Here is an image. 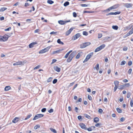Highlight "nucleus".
I'll return each instance as SVG.
<instances>
[{
	"label": "nucleus",
	"instance_id": "obj_43",
	"mask_svg": "<svg viewBox=\"0 0 133 133\" xmlns=\"http://www.w3.org/2000/svg\"><path fill=\"white\" fill-rule=\"evenodd\" d=\"M88 98L90 100H92V98L91 96L89 95H88Z\"/></svg>",
	"mask_w": 133,
	"mask_h": 133
},
{
	"label": "nucleus",
	"instance_id": "obj_4",
	"mask_svg": "<svg viewBox=\"0 0 133 133\" xmlns=\"http://www.w3.org/2000/svg\"><path fill=\"white\" fill-rule=\"evenodd\" d=\"M1 41L5 42L8 39V37L6 36V35H5L4 36H1Z\"/></svg>",
	"mask_w": 133,
	"mask_h": 133
},
{
	"label": "nucleus",
	"instance_id": "obj_51",
	"mask_svg": "<svg viewBox=\"0 0 133 133\" xmlns=\"http://www.w3.org/2000/svg\"><path fill=\"white\" fill-rule=\"evenodd\" d=\"M57 61V60L55 59H53L52 60V62L51 63V64H53L55 62H56Z\"/></svg>",
	"mask_w": 133,
	"mask_h": 133
},
{
	"label": "nucleus",
	"instance_id": "obj_61",
	"mask_svg": "<svg viewBox=\"0 0 133 133\" xmlns=\"http://www.w3.org/2000/svg\"><path fill=\"white\" fill-rule=\"evenodd\" d=\"M11 29V27H9L7 29H5L4 30L5 31H9Z\"/></svg>",
	"mask_w": 133,
	"mask_h": 133
},
{
	"label": "nucleus",
	"instance_id": "obj_27",
	"mask_svg": "<svg viewBox=\"0 0 133 133\" xmlns=\"http://www.w3.org/2000/svg\"><path fill=\"white\" fill-rule=\"evenodd\" d=\"M69 2L68 1H66L65 2L64 4V6H67L69 5Z\"/></svg>",
	"mask_w": 133,
	"mask_h": 133
},
{
	"label": "nucleus",
	"instance_id": "obj_63",
	"mask_svg": "<svg viewBox=\"0 0 133 133\" xmlns=\"http://www.w3.org/2000/svg\"><path fill=\"white\" fill-rule=\"evenodd\" d=\"M125 86H126L127 87H129L130 86V85L129 83H126L125 84V85H124Z\"/></svg>",
	"mask_w": 133,
	"mask_h": 133
},
{
	"label": "nucleus",
	"instance_id": "obj_5",
	"mask_svg": "<svg viewBox=\"0 0 133 133\" xmlns=\"http://www.w3.org/2000/svg\"><path fill=\"white\" fill-rule=\"evenodd\" d=\"M70 21L69 20L68 21H63L62 20L59 21H58V23L61 25H63L67 23L70 22Z\"/></svg>",
	"mask_w": 133,
	"mask_h": 133
},
{
	"label": "nucleus",
	"instance_id": "obj_7",
	"mask_svg": "<svg viewBox=\"0 0 133 133\" xmlns=\"http://www.w3.org/2000/svg\"><path fill=\"white\" fill-rule=\"evenodd\" d=\"M121 13L120 12L118 11L115 12H111L108 14H106L107 16H108L109 15H116L117 14H119Z\"/></svg>",
	"mask_w": 133,
	"mask_h": 133
},
{
	"label": "nucleus",
	"instance_id": "obj_29",
	"mask_svg": "<svg viewBox=\"0 0 133 133\" xmlns=\"http://www.w3.org/2000/svg\"><path fill=\"white\" fill-rule=\"evenodd\" d=\"M116 110L117 112L119 113H121L122 112V111L120 109L117 108L116 109Z\"/></svg>",
	"mask_w": 133,
	"mask_h": 133
},
{
	"label": "nucleus",
	"instance_id": "obj_6",
	"mask_svg": "<svg viewBox=\"0 0 133 133\" xmlns=\"http://www.w3.org/2000/svg\"><path fill=\"white\" fill-rule=\"evenodd\" d=\"M81 36L80 33H77L75 35L72 37V40H75L77 39Z\"/></svg>",
	"mask_w": 133,
	"mask_h": 133
},
{
	"label": "nucleus",
	"instance_id": "obj_37",
	"mask_svg": "<svg viewBox=\"0 0 133 133\" xmlns=\"http://www.w3.org/2000/svg\"><path fill=\"white\" fill-rule=\"evenodd\" d=\"M13 34V33L11 32V33H8L7 34H6L7 37H8V38L11 36Z\"/></svg>",
	"mask_w": 133,
	"mask_h": 133
},
{
	"label": "nucleus",
	"instance_id": "obj_25",
	"mask_svg": "<svg viewBox=\"0 0 133 133\" xmlns=\"http://www.w3.org/2000/svg\"><path fill=\"white\" fill-rule=\"evenodd\" d=\"M105 44H103L102 45H101L100 46H99V47H100L99 48H100V49L101 50L102 49H103L105 47Z\"/></svg>",
	"mask_w": 133,
	"mask_h": 133
},
{
	"label": "nucleus",
	"instance_id": "obj_42",
	"mask_svg": "<svg viewBox=\"0 0 133 133\" xmlns=\"http://www.w3.org/2000/svg\"><path fill=\"white\" fill-rule=\"evenodd\" d=\"M129 34H130V35L131 34L133 33V30L132 29L130 31H129L128 32Z\"/></svg>",
	"mask_w": 133,
	"mask_h": 133
},
{
	"label": "nucleus",
	"instance_id": "obj_3",
	"mask_svg": "<svg viewBox=\"0 0 133 133\" xmlns=\"http://www.w3.org/2000/svg\"><path fill=\"white\" fill-rule=\"evenodd\" d=\"M44 116V115L41 114H39L36 115L34 118L33 120H35L38 118L42 117Z\"/></svg>",
	"mask_w": 133,
	"mask_h": 133
},
{
	"label": "nucleus",
	"instance_id": "obj_36",
	"mask_svg": "<svg viewBox=\"0 0 133 133\" xmlns=\"http://www.w3.org/2000/svg\"><path fill=\"white\" fill-rule=\"evenodd\" d=\"M126 63V62L125 61H122L121 63V65H124Z\"/></svg>",
	"mask_w": 133,
	"mask_h": 133
},
{
	"label": "nucleus",
	"instance_id": "obj_13",
	"mask_svg": "<svg viewBox=\"0 0 133 133\" xmlns=\"http://www.w3.org/2000/svg\"><path fill=\"white\" fill-rule=\"evenodd\" d=\"M63 50V49H59V50H57L56 51H54L52 52V54H54L56 53H58L62 51Z\"/></svg>",
	"mask_w": 133,
	"mask_h": 133
},
{
	"label": "nucleus",
	"instance_id": "obj_39",
	"mask_svg": "<svg viewBox=\"0 0 133 133\" xmlns=\"http://www.w3.org/2000/svg\"><path fill=\"white\" fill-rule=\"evenodd\" d=\"M72 59L69 57L67 59V61L68 62H71Z\"/></svg>",
	"mask_w": 133,
	"mask_h": 133
},
{
	"label": "nucleus",
	"instance_id": "obj_30",
	"mask_svg": "<svg viewBox=\"0 0 133 133\" xmlns=\"http://www.w3.org/2000/svg\"><path fill=\"white\" fill-rule=\"evenodd\" d=\"M99 65L98 63L96 64V66L94 68V69H95V68L97 70H98L99 69Z\"/></svg>",
	"mask_w": 133,
	"mask_h": 133
},
{
	"label": "nucleus",
	"instance_id": "obj_2",
	"mask_svg": "<svg viewBox=\"0 0 133 133\" xmlns=\"http://www.w3.org/2000/svg\"><path fill=\"white\" fill-rule=\"evenodd\" d=\"M50 48V47L49 46L46 48H45L43 49L40 50L39 51V54H42L47 52L49 50Z\"/></svg>",
	"mask_w": 133,
	"mask_h": 133
},
{
	"label": "nucleus",
	"instance_id": "obj_15",
	"mask_svg": "<svg viewBox=\"0 0 133 133\" xmlns=\"http://www.w3.org/2000/svg\"><path fill=\"white\" fill-rule=\"evenodd\" d=\"M76 52L75 51L73 52L70 55L69 57L71 58L72 59L73 57H74L75 55Z\"/></svg>",
	"mask_w": 133,
	"mask_h": 133
},
{
	"label": "nucleus",
	"instance_id": "obj_16",
	"mask_svg": "<svg viewBox=\"0 0 133 133\" xmlns=\"http://www.w3.org/2000/svg\"><path fill=\"white\" fill-rule=\"evenodd\" d=\"M93 55V52H90L87 55L86 57L87 58V59H89Z\"/></svg>",
	"mask_w": 133,
	"mask_h": 133
},
{
	"label": "nucleus",
	"instance_id": "obj_9",
	"mask_svg": "<svg viewBox=\"0 0 133 133\" xmlns=\"http://www.w3.org/2000/svg\"><path fill=\"white\" fill-rule=\"evenodd\" d=\"M20 120L21 119H20L19 118L16 117L13 119L12 122L14 123H16L19 120Z\"/></svg>",
	"mask_w": 133,
	"mask_h": 133
},
{
	"label": "nucleus",
	"instance_id": "obj_52",
	"mask_svg": "<svg viewBox=\"0 0 133 133\" xmlns=\"http://www.w3.org/2000/svg\"><path fill=\"white\" fill-rule=\"evenodd\" d=\"M57 32H55L54 31H52L50 33V34H55L57 35Z\"/></svg>",
	"mask_w": 133,
	"mask_h": 133
},
{
	"label": "nucleus",
	"instance_id": "obj_38",
	"mask_svg": "<svg viewBox=\"0 0 133 133\" xmlns=\"http://www.w3.org/2000/svg\"><path fill=\"white\" fill-rule=\"evenodd\" d=\"M40 127V126L39 125H36L34 127V129L35 130H36L38 128H39Z\"/></svg>",
	"mask_w": 133,
	"mask_h": 133
},
{
	"label": "nucleus",
	"instance_id": "obj_26",
	"mask_svg": "<svg viewBox=\"0 0 133 133\" xmlns=\"http://www.w3.org/2000/svg\"><path fill=\"white\" fill-rule=\"evenodd\" d=\"M50 130L52 132H53L54 133H57V132L56 130L52 128H50Z\"/></svg>",
	"mask_w": 133,
	"mask_h": 133
},
{
	"label": "nucleus",
	"instance_id": "obj_17",
	"mask_svg": "<svg viewBox=\"0 0 133 133\" xmlns=\"http://www.w3.org/2000/svg\"><path fill=\"white\" fill-rule=\"evenodd\" d=\"M119 82L117 81H116L114 82V84L115 85V87H118L119 84Z\"/></svg>",
	"mask_w": 133,
	"mask_h": 133
},
{
	"label": "nucleus",
	"instance_id": "obj_60",
	"mask_svg": "<svg viewBox=\"0 0 133 133\" xmlns=\"http://www.w3.org/2000/svg\"><path fill=\"white\" fill-rule=\"evenodd\" d=\"M130 93H128L127 95V97L128 98L130 97Z\"/></svg>",
	"mask_w": 133,
	"mask_h": 133
},
{
	"label": "nucleus",
	"instance_id": "obj_58",
	"mask_svg": "<svg viewBox=\"0 0 133 133\" xmlns=\"http://www.w3.org/2000/svg\"><path fill=\"white\" fill-rule=\"evenodd\" d=\"M132 62L131 61H129L128 62V65L130 66L132 65Z\"/></svg>",
	"mask_w": 133,
	"mask_h": 133
},
{
	"label": "nucleus",
	"instance_id": "obj_56",
	"mask_svg": "<svg viewBox=\"0 0 133 133\" xmlns=\"http://www.w3.org/2000/svg\"><path fill=\"white\" fill-rule=\"evenodd\" d=\"M103 112V110L101 109H99L98 110V112L99 113L101 114Z\"/></svg>",
	"mask_w": 133,
	"mask_h": 133
},
{
	"label": "nucleus",
	"instance_id": "obj_57",
	"mask_svg": "<svg viewBox=\"0 0 133 133\" xmlns=\"http://www.w3.org/2000/svg\"><path fill=\"white\" fill-rule=\"evenodd\" d=\"M73 15L74 17H75L77 16V14L75 12H74L73 13Z\"/></svg>",
	"mask_w": 133,
	"mask_h": 133
},
{
	"label": "nucleus",
	"instance_id": "obj_24",
	"mask_svg": "<svg viewBox=\"0 0 133 133\" xmlns=\"http://www.w3.org/2000/svg\"><path fill=\"white\" fill-rule=\"evenodd\" d=\"M84 116L85 117L88 119H91V117L87 114H85Z\"/></svg>",
	"mask_w": 133,
	"mask_h": 133
},
{
	"label": "nucleus",
	"instance_id": "obj_41",
	"mask_svg": "<svg viewBox=\"0 0 133 133\" xmlns=\"http://www.w3.org/2000/svg\"><path fill=\"white\" fill-rule=\"evenodd\" d=\"M52 80V78L51 77L49 78L47 80V82H50Z\"/></svg>",
	"mask_w": 133,
	"mask_h": 133
},
{
	"label": "nucleus",
	"instance_id": "obj_40",
	"mask_svg": "<svg viewBox=\"0 0 133 133\" xmlns=\"http://www.w3.org/2000/svg\"><path fill=\"white\" fill-rule=\"evenodd\" d=\"M89 5L88 4L87 5L86 4H81V6L82 7H85L88 6Z\"/></svg>",
	"mask_w": 133,
	"mask_h": 133
},
{
	"label": "nucleus",
	"instance_id": "obj_1",
	"mask_svg": "<svg viewBox=\"0 0 133 133\" xmlns=\"http://www.w3.org/2000/svg\"><path fill=\"white\" fill-rule=\"evenodd\" d=\"M91 43L89 42H85L83 43L80 45V48L81 49L84 48L87 46L90 45Z\"/></svg>",
	"mask_w": 133,
	"mask_h": 133
},
{
	"label": "nucleus",
	"instance_id": "obj_11",
	"mask_svg": "<svg viewBox=\"0 0 133 133\" xmlns=\"http://www.w3.org/2000/svg\"><path fill=\"white\" fill-rule=\"evenodd\" d=\"M23 64V63L21 61H19L15 63L14 64V65H22Z\"/></svg>",
	"mask_w": 133,
	"mask_h": 133
},
{
	"label": "nucleus",
	"instance_id": "obj_44",
	"mask_svg": "<svg viewBox=\"0 0 133 133\" xmlns=\"http://www.w3.org/2000/svg\"><path fill=\"white\" fill-rule=\"evenodd\" d=\"M132 69H130L128 71V72L129 74H131Z\"/></svg>",
	"mask_w": 133,
	"mask_h": 133
},
{
	"label": "nucleus",
	"instance_id": "obj_53",
	"mask_svg": "<svg viewBox=\"0 0 133 133\" xmlns=\"http://www.w3.org/2000/svg\"><path fill=\"white\" fill-rule=\"evenodd\" d=\"M87 130L89 131H91L92 130V127H90L88 129L87 128Z\"/></svg>",
	"mask_w": 133,
	"mask_h": 133
},
{
	"label": "nucleus",
	"instance_id": "obj_48",
	"mask_svg": "<svg viewBox=\"0 0 133 133\" xmlns=\"http://www.w3.org/2000/svg\"><path fill=\"white\" fill-rule=\"evenodd\" d=\"M80 56V53H79L76 56V58H78Z\"/></svg>",
	"mask_w": 133,
	"mask_h": 133
},
{
	"label": "nucleus",
	"instance_id": "obj_64",
	"mask_svg": "<svg viewBox=\"0 0 133 133\" xmlns=\"http://www.w3.org/2000/svg\"><path fill=\"white\" fill-rule=\"evenodd\" d=\"M102 36V35L101 34H98V38H100Z\"/></svg>",
	"mask_w": 133,
	"mask_h": 133
},
{
	"label": "nucleus",
	"instance_id": "obj_47",
	"mask_svg": "<svg viewBox=\"0 0 133 133\" xmlns=\"http://www.w3.org/2000/svg\"><path fill=\"white\" fill-rule=\"evenodd\" d=\"M54 111V110L52 109H51L50 110H49L48 112L49 113H51Z\"/></svg>",
	"mask_w": 133,
	"mask_h": 133
},
{
	"label": "nucleus",
	"instance_id": "obj_34",
	"mask_svg": "<svg viewBox=\"0 0 133 133\" xmlns=\"http://www.w3.org/2000/svg\"><path fill=\"white\" fill-rule=\"evenodd\" d=\"M32 116V115L31 114L28 115L27 117L24 119V120H26L30 118Z\"/></svg>",
	"mask_w": 133,
	"mask_h": 133
},
{
	"label": "nucleus",
	"instance_id": "obj_23",
	"mask_svg": "<svg viewBox=\"0 0 133 133\" xmlns=\"http://www.w3.org/2000/svg\"><path fill=\"white\" fill-rule=\"evenodd\" d=\"M124 86L125 85H122L118 87V88L119 89H124Z\"/></svg>",
	"mask_w": 133,
	"mask_h": 133
},
{
	"label": "nucleus",
	"instance_id": "obj_19",
	"mask_svg": "<svg viewBox=\"0 0 133 133\" xmlns=\"http://www.w3.org/2000/svg\"><path fill=\"white\" fill-rule=\"evenodd\" d=\"M99 119L98 117H95L94 119V122L97 123L99 122Z\"/></svg>",
	"mask_w": 133,
	"mask_h": 133
},
{
	"label": "nucleus",
	"instance_id": "obj_10",
	"mask_svg": "<svg viewBox=\"0 0 133 133\" xmlns=\"http://www.w3.org/2000/svg\"><path fill=\"white\" fill-rule=\"evenodd\" d=\"M54 69L55 71L59 72L61 70V68L57 66H55L54 67Z\"/></svg>",
	"mask_w": 133,
	"mask_h": 133
},
{
	"label": "nucleus",
	"instance_id": "obj_62",
	"mask_svg": "<svg viewBox=\"0 0 133 133\" xmlns=\"http://www.w3.org/2000/svg\"><path fill=\"white\" fill-rule=\"evenodd\" d=\"M29 46V48H32L34 46L31 43L30 44Z\"/></svg>",
	"mask_w": 133,
	"mask_h": 133
},
{
	"label": "nucleus",
	"instance_id": "obj_46",
	"mask_svg": "<svg viewBox=\"0 0 133 133\" xmlns=\"http://www.w3.org/2000/svg\"><path fill=\"white\" fill-rule=\"evenodd\" d=\"M57 79H54L52 81L53 84H55L57 82Z\"/></svg>",
	"mask_w": 133,
	"mask_h": 133
},
{
	"label": "nucleus",
	"instance_id": "obj_31",
	"mask_svg": "<svg viewBox=\"0 0 133 133\" xmlns=\"http://www.w3.org/2000/svg\"><path fill=\"white\" fill-rule=\"evenodd\" d=\"M47 3L50 4H51L54 3V2L51 0H48L47 1Z\"/></svg>",
	"mask_w": 133,
	"mask_h": 133
},
{
	"label": "nucleus",
	"instance_id": "obj_22",
	"mask_svg": "<svg viewBox=\"0 0 133 133\" xmlns=\"http://www.w3.org/2000/svg\"><path fill=\"white\" fill-rule=\"evenodd\" d=\"M7 9V8L5 7L2 8L0 9V12L3 11Z\"/></svg>",
	"mask_w": 133,
	"mask_h": 133
},
{
	"label": "nucleus",
	"instance_id": "obj_54",
	"mask_svg": "<svg viewBox=\"0 0 133 133\" xmlns=\"http://www.w3.org/2000/svg\"><path fill=\"white\" fill-rule=\"evenodd\" d=\"M130 35V34L128 33L127 34L124 35L123 36L124 38H125Z\"/></svg>",
	"mask_w": 133,
	"mask_h": 133
},
{
	"label": "nucleus",
	"instance_id": "obj_8",
	"mask_svg": "<svg viewBox=\"0 0 133 133\" xmlns=\"http://www.w3.org/2000/svg\"><path fill=\"white\" fill-rule=\"evenodd\" d=\"M79 125L80 127L83 129L84 130H87V128L86 127L85 125L82 123H81L79 124Z\"/></svg>",
	"mask_w": 133,
	"mask_h": 133
},
{
	"label": "nucleus",
	"instance_id": "obj_33",
	"mask_svg": "<svg viewBox=\"0 0 133 133\" xmlns=\"http://www.w3.org/2000/svg\"><path fill=\"white\" fill-rule=\"evenodd\" d=\"M117 6L116 5H114V6L111 7L112 10L115 9L117 8Z\"/></svg>",
	"mask_w": 133,
	"mask_h": 133
},
{
	"label": "nucleus",
	"instance_id": "obj_14",
	"mask_svg": "<svg viewBox=\"0 0 133 133\" xmlns=\"http://www.w3.org/2000/svg\"><path fill=\"white\" fill-rule=\"evenodd\" d=\"M73 28H70L69 30L67 31L66 32V35L67 36L69 35L71 32L73 30Z\"/></svg>",
	"mask_w": 133,
	"mask_h": 133
},
{
	"label": "nucleus",
	"instance_id": "obj_45",
	"mask_svg": "<svg viewBox=\"0 0 133 133\" xmlns=\"http://www.w3.org/2000/svg\"><path fill=\"white\" fill-rule=\"evenodd\" d=\"M82 116H79L78 117V120H80V121H81L82 119Z\"/></svg>",
	"mask_w": 133,
	"mask_h": 133
},
{
	"label": "nucleus",
	"instance_id": "obj_55",
	"mask_svg": "<svg viewBox=\"0 0 133 133\" xmlns=\"http://www.w3.org/2000/svg\"><path fill=\"white\" fill-rule=\"evenodd\" d=\"M125 119L124 117H122L121 118L120 120L121 122H123L125 120Z\"/></svg>",
	"mask_w": 133,
	"mask_h": 133
},
{
	"label": "nucleus",
	"instance_id": "obj_18",
	"mask_svg": "<svg viewBox=\"0 0 133 133\" xmlns=\"http://www.w3.org/2000/svg\"><path fill=\"white\" fill-rule=\"evenodd\" d=\"M110 37H105L104 38V40L106 42H108L110 41L111 40H109Z\"/></svg>",
	"mask_w": 133,
	"mask_h": 133
},
{
	"label": "nucleus",
	"instance_id": "obj_21",
	"mask_svg": "<svg viewBox=\"0 0 133 133\" xmlns=\"http://www.w3.org/2000/svg\"><path fill=\"white\" fill-rule=\"evenodd\" d=\"M57 42L59 44L62 45H63L64 44V43L61 41L60 39H58L57 40Z\"/></svg>",
	"mask_w": 133,
	"mask_h": 133
},
{
	"label": "nucleus",
	"instance_id": "obj_49",
	"mask_svg": "<svg viewBox=\"0 0 133 133\" xmlns=\"http://www.w3.org/2000/svg\"><path fill=\"white\" fill-rule=\"evenodd\" d=\"M40 67V65H38L36 66L35 67V68H34V70H35L36 69H39V68Z\"/></svg>",
	"mask_w": 133,
	"mask_h": 133
},
{
	"label": "nucleus",
	"instance_id": "obj_50",
	"mask_svg": "<svg viewBox=\"0 0 133 133\" xmlns=\"http://www.w3.org/2000/svg\"><path fill=\"white\" fill-rule=\"evenodd\" d=\"M46 110V109L45 108H44L42 109L41 110V111L42 112H45Z\"/></svg>",
	"mask_w": 133,
	"mask_h": 133
},
{
	"label": "nucleus",
	"instance_id": "obj_32",
	"mask_svg": "<svg viewBox=\"0 0 133 133\" xmlns=\"http://www.w3.org/2000/svg\"><path fill=\"white\" fill-rule=\"evenodd\" d=\"M99 48H100V47H99L97 48L95 50V51H94L95 52H97L98 51H100V50H101Z\"/></svg>",
	"mask_w": 133,
	"mask_h": 133
},
{
	"label": "nucleus",
	"instance_id": "obj_12",
	"mask_svg": "<svg viewBox=\"0 0 133 133\" xmlns=\"http://www.w3.org/2000/svg\"><path fill=\"white\" fill-rule=\"evenodd\" d=\"M124 6L127 8H130L132 6V4L130 3H126L124 5Z\"/></svg>",
	"mask_w": 133,
	"mask_h": 133
},
{
	"label": "nucleus",
	"instance_id": "obj_35",
	"mask_svg": "<svg viewBox=\"0 0 133 133\" xmlns=\"http://www.w3.org/2000/svg\"><path fill=\"white\" fill-rule=\"evenodd\" d=\"M83 35L85 36H87L88 35V32L86 31H83Z\"/></svg>",
	"mask_w": 133,
	"mask_h": 133
},
{
	"label": "nucleus",
	"instance_id": "obj_59",
	"mask_svg": "<svg viewBox=\"0 0 133 133\" xmlns=\"http://www.w3.org/2000/svg\"><path fill=\"white\" fill-rule=\"evenodd\" d=\"M130 106L131 107H133V103L132 101L131 100L130 101Z\"/></svg>",
	"mask_w": 133,
	"mask_h": 133
},
{
	"label": "nucleus",
	"instance_id": "obj_20",
	"mask_svg": "<svg viewBox=\"0 0 133 133\" xmlns=\"http://www.w3.org/2000/svg\"><path fill=\"white\" fill-rule=\"evenodd\" d=\"M11 87L9 86H7L5 87L4 89V90L5 91H8L11 89Z\"/></svg>",
	"mask_w": 133,
	"mask_h": 133
},
{
	"label": "nucleus",
	"instance_id": "obj_28",
	"mask_svg": "<svg viewBox=\"0 0 133 133\" xmlns=\"http://www.w3.org/2000/svg\"><path fill=\"white\" fill-rule=\"evenodd\" d=\"M112 28L115 30H117L118 28V27L117 25H113L112 26Z\"/></svg>",
	"mask_w": 133,
	"mask_h": 133
}]
</instances>
